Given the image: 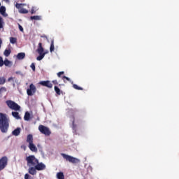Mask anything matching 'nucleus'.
Here are the masks:
<instances>
[{
	"instance_id": "nucleus-1",
	"label": "nucleus",
	"mask_w": 179,
	"mask_h": 179,
	"mask_svg": "<svg viewBox=\"0 0 179 179\" xmlns=\"http://www.w3.org/2000/svg\"><path fill=\"white\" fill-rule=\"evenodd\" d=\"M27 166L29 167L28 169L29 174L31 176H36L38 171L45 170V164L43 162H39L38 159L34 155H29L25 159Z\"/></svg>"
},
{
	"instance_id": "nucleus-2",
	"label": "nucleus",
	"mask_w": 179,
	"mask_h": 179,
	"mask_svg": "<svg viewBox=\"0 0 179 179\" xmlns=\"http://www.w3.org/2000/svg\"><path fill=\"white\" fill-rule=\"evenodd\" d=\"M9 118L6 114L0 113V130L2 134H6L9 129Z\"/></svg>"
},
{
	"instance_id": "nucleus-3",
	"label": "nucleus",
	"mask_w": 179,
	"mask_h": 179,
	"mask_svg": "<svg viewBox=\"0 0 179 179\" xmlns=\"http://www.w3.org/2000/svg\"><path fill=\"white\" fill-rule=\"evenodd\" d=\"M61 156L63 157V159H64V160H66V162H69V163H72L73 164H76L78 163H80V159L72 157L71 155L64 154V153H62Z\"/></svg>"
},
{
	"instance_id": "nucleus-4",
	"label": "nucleus",
	"mask_w": 179,
	"mask_h": 179,
	"mask_svg": "<svg viewBox=\"0 0 179 179\" xmlns=\"http://www.w3.org/2000/svg\"><path fill=\"white\" fill-rule=\"evenodd\" d=\"M37 52L38 54H39V56L37 57L36 59L37 61H41V59H43V58L45 57V54H47V52H44V48H43V43H38Z\"/></svg>"
},
{
	"instance_id": "nucleus-5",
	"label": "nucleus",
	"mask_w": 179,
	"mask_h": 179,
	"mask_svg": "<svg viewBox=\"0 0 179 179\" xmlns=\"http://www.w3.org/2000/svg\"><path fill=\"white\" fill-rule=\"evenodd\" d=\"M6 104H7L8 107L10 108V110H14L15 111H19L20 110V106L12 100L6 101Z\"/></svg>"
},
{
	"instance_id": "nucleus-6",
	"label": "nucleus",
	"mask_w": 179,
	"mask_h": 179,
	"mask_svg": "<svg viewBox=\"0 0 179 179\" xmlns=\"http://www.w3.org/2000/svg\"><path fill=\"white\" fill-rule=\"evenodd\" d=\"M38 131H41V134L45 135V136H50V135H51V131L50 130V128L44 125H42V124L39 125Z\"/></svg>"
},
{
	"instance_id": "nucleus-7",
	"label": "nucleus",
	"mask_w": 179,
	"mask_h": 179,
	"mask_svg": "<svg viewBox=\"0 0 179 179\" xmlns=\"http://www.w3.org/2000/svg\"><path fill=\"white\" fill-rule=\"evenodd\" d=\"M8 166V157L4 156L0 159V171Z\"/></svg>"
},
{
	"instance_id": "nucleus-8",
	"label": "nucleus",
	"mask_w": 179,
	"mask_h": 179,
	"mask_svg": "<svg viewBox=\"0 0 179 179\" xmlns=\"http://www.w3.org/2000/svg\"><path fill=\"white\" fill-rule=\"evenodd\" d=\"M37 92V88H36V85L32 84H30L29 88L27 90V94L29 96H34V94Z\"/></svg>"
},
{
	"instance_id": "nucleus-9",
	"label": "nucleus",
	"mask_w": 179,
	"mask_h": 179,
	"mask_svg": "<svg viewBox=\"0 0 179 179\" xmlns=\"http://www.w3.org/2000/svg\"><path fill=\"white\" fill-rule=\"evenodd\" d=\"M23 6H24V3H16L15 5V7L18 9L19 13H22L24 15L29 13V10L26 8H23Z\"/></svg>"
},
{
	"instance_id": "nucleus-10",
	"label": "nucleus",
	"mask_w": 179,
	"mask_h": 179,
	"mask_svg": "<svg viewBox=\"0 0 179 179\" xmlns=\"http://www.w3.org/2000/svg\"><path fill=\"white\" fill-rule=\"evenodd\" d=\"M39 85L41 86H45V87H48V89H52V83L50 80L41 81Z\"/></svg>"
},
{
	"instance_id": "nucleus-11",
	"label": "nucleus",
	"mask_w": 179,
	"mask_h": 179,
	"mask_svg": "<svg viewBox=\"0 0 179 179\" xmlns=\"http://www.w3.org/2000/svg\"><path fill=\"white\" fill-rule=\"evenodd\" d=\"M0 13L2 15V16H3L4 17H6V16H8L7 13H6V8H5V6H1L0 7Z\"/></svg>"
},
{
	"instance_id": "nucleus-12",
	"label": "nucleus",
	"mask_w": 179,
	"mask_h": 179,
	"mask_svg": "<svg viewBox=\"0 0 179 179\" xmlns=\"http://www.w3.org/2000/svg\"><path fill=\"white\" fill-rule=\"evenodd\" d=\"M17 59H19L20 61L22 59H24L26 57V53L24 52H20L17 55Z\"/></svg>"
},
{
	"instance_id": "nucleus-13",
	"label": "nucleus",
	"mask_w": 179,
	"mask_h": 179,
	"mask_svg": "<svg viewBox=\"0 0 179 179\" xmlns=\"http://www.w3.org/2000/svg\"><path fill=\"white\" fill-rule=\"evenodd\" d=\"M20 127H17L14 131H13L12 134L14 135V136H19L20 135Z\"/></svg>"
},
{
	"instance_id": "nucleus-14",
	"label": "nucleus",
	"mask_w": 179,
	"mask_h": 179,
	"mask_svg": "<svg viewBox=\"0 0 179 179\" xmlns=\"http://www.w3.org/2000/svg\"><path fill=\"white\" fill-rule=\"evenodd\" d=\"M12 115L15 118V120H22V117L19 115V112H12Z\"/></svg>"
},
{
	"instance_id": "nucleus-15",
	"label": "nucleus",
	"mask_w": 179,
	"mask_h": 179,
	"mask_svg": "<svg viewBox=\"0 0 179 179\" xmlns=\"http://www.w3.org/2000/svg\"><path fill=\"white\" fill-rule=\"evenodd\" d=\"M29 148L31 152H37V147L33 143H29Z\"/></svg>"
},
{
	"instance_id": "nucleus-16",
	"label": "nucleus",
	"mask_w": 179,
	"mask_h": 179,
	"mask_svg": "<svg viewBox=\"0 0 179 179\" xmlns=\"http://www.w3.org/2000/svg\"><path fill=\"white\" fill-rule=\"evenodd\" d=\"M27 142L28 143H33V135L29 134L27 137Z\"/></svg>"
},
{
	"instance_id": "nucleus-17",
	"label": "nucleus",
	"mask_w": 179,
	"mask_h": 179,
	"mask_svg": "<svg viewBox=\"0 0 179 179\" xmlns=\"http://www.w3.org/2000/svg\"><path fill=\"white\" fill-rule=\"evenodd\" d=\"M31 20H41V16L34 15L30 17Z\"/></svg>"
},
{
	"instance_id": "nucleus-18",
	"label": "nucleus",
	"mask_w": 179,
	"mask_h": 179,
	"mask_svg": "<svg viewBox=\"0 0 179 179\" xmlns=\"http://www.w3.org/2000/svg\"><path fill=\"white\" fill-rule=\"evenodd\" d=\"M10 52H12L10 49H6L3 52V55H5V57H9L10 55Z\"/></svg>"
},
{
	"instance_id": "nucleus-19",
	"label": "nucleus",
	"mask_w": 179,
	"mask_h": 179,
	"mask_svg": "<svg viewBox=\"0 0 179 179\" xmlns=\"http://www.w3.org/2000/svg\"><path fill=\"white\" fill-rule=\"evenodd\" d=\"M24 121L30 120V113L29 112H26L24 116Z\"/></svg>"
},
{
	"instance_id": "nucleus-20",
	"label": "nucleus",
	"mask_w": 179,
	"mask_h": 179,
	"mask_svg": "<svg viewBox=\"0 0 179 179\" xmlns=\"http://www.w3.org/2000/svg\"><path fill=\"white\" fill-rule=\"evenodd\" d=\"M55 92L57 96H61L62 91L57 86H55Z\"/></svg>"
},
{
	"instance_id": "nucleus-21",
	"label": "nucleus",
	"mask_w": 179,
	"mask_h": 179,
	"mask_svg": "<svg viewBox=\"0 0 179 179\" xmlns=\"http://www.w3.org/2000/svg\"><path fill=\"white\" fill-rule=\"evenodd\" d=\"M57 177L58 179H65V176H64V173L62 172L57 173Z\"/></svg>"
},
{
	"instance_id": "nucleus-22",
	"label": "nucleus",
	"mask_w": 179,
	"mask_h": 179,
	"mask_svg": "<svg viewBox=\"0 0 179 179\" xmlns=\"http://www.w3.org/2000/svg\"><path fill=\"white\" fill-rule=\"evenodd\" d=\"M54 50H55V47L54 46V39H52L51 41L50 48V52H54Z\"/></svg>"
},
{
	"instance_id": "nucleus-23",
	"label": "nucleus",
	"mask_w": 179,
	"mask_h": 179,
	"mask_svg": "<svg viewBox=\"0 0 179 179\" xmlns=\"http://www.w3.org/2000/svg\"><path fill=\"white\" fill-rule=\"evenodd\" d=\"M10 43H11V44H16V43H17V38H16L15 37H10Z\"/></svg>"
},
{
	"instance_id": "nucleus-24",
	"label": "nucleus",
	"mask_w": 179,
	"mask_h": 179,
	"mask_svg": "<svg viewBox=\"0 0 179 179\" xmlns=\"http://www.w3.org/2000/svg\"><path fill=\"white\" fill-rule=\"evenodd\" d=\"M4 24L5 22L3 21V18L0 16V29H3Z\"/></svg>"
},
{
	"instance_id": "nucleus-25",
	"label": "nucleus",
	"mask_w": 179,
	"mask_h": 179,
	"mask_svg": "<svg viewBox=\"0 0 179 179\" xmlns=\"http://www.w3.org/2000/svg\"><path fill=\"white\" fill-rule=\"evenodd\" d=\"M6 79L4 77H0V85H5Z\"/></svg>"
},
{
	"instance_id": "nucleus-26",
	"label": "nucleus",
	"mask_w": 179,
	"mask_h": 179,
	"mask_svg": "<svg viewBox=\"0 0 179 179\" xmlns=\"http://www.w3.org/2000/svg\"><path fill=\"white\" fill-rule=\"evenodd\" d=\"M73 89H76V90H83V89L82 87L78 86V85H76V84H73Z\"/></svg>"
},
{
	"instance_id": "nucleus-27",
	"label": "nucleus",
	"mask_w": 179,
	"mask_h": 179,
	"mask_svg": "<svg viewBox=\"0 0 179 179\" xmlns=\"http://www.w3.org/2000/svg\"><path fill=\"white\" fill-rule=\"evenodd\" d=\"M3 64H5L6 66H9V65H10V61H9L8 59H6L3 62Z\"/></svg>"
},
{
	"instance_id": "nucleus-28",
	"label": "nucleus",
	"mask_w": 179,
	"mask_h": 179,
	"mask_svg": "<svg viewBox=\"0 0 179 179\" xmlns=\"http://www.w3.org/2000/svg\"><path fill=\"white\" fill-rule=\"evenodd\" d=\"M62 80H64V83H66V80H67L68 82H71V78H68V77H66V76H64L62 77Z\"/></svg>"
},
{
	"instance_id": "nucleus-29",
	"label": "nucleus",
	"mask_w": 179,
	"mask_h": 179,
	"mask_svg": "<svg viewBox=\"0 0 179 179\" xmlns=\"http://www.w3.org/2000/svg\"><path fill=\"white\" fill-rule=\"evenodd\" d=\"M76 124H75V119H73V131H74V132H76Z\"/></svg>"
},
{
	"instance_id": "nucleus-30",
	"label": "nucleus",
	"mask_w": 179,
	"mask_h": 179,
	"mask_svg": "<svg viewBox=\"0 0 179 179\" xmlns=\"http://www.w3.org/2000/svg\"><path fill=\"white\" fill-rule=\"evenodd\" d=\"M30 67L31 68L32 71H34V72L36 71V64H34V63H31Z\"/></svg>"
},
{
	"instance_id": "nucleus-31",
	"label": "nucleus",
	"mask_w": 179,
	"mask_h": 179,
	"mask_svg": "<svg viewBox=\"0 0 179 179\" xmlns=\"http://www.w3.org/2000/svg\"><path fill=\"white\" fill-rule=\"evenodd\" d=\"M0 66H3V59L0 56Z\"/></svg>"
},
{
	"instance_id": "nucleus-32",
	"label": "nucleus",
	"mask_w": 179,
	"mask_h": 179,
	"mask_svg": "<svg viewBox=\"0 0 179 179\" xmlns=\"http://www.w3.org/2000/svg\"><path fill=\"white\" fill-rule=\"evenodd\" d=\"M31 178V176L30 175H29L28 173H26L24 175V179H30Z\"/></svg>"
},
{
	"instance_id": "nucleus-33",
	"label": "nucleus",
	"mask_w": 179,
	"mask_h": 179,
	"mask_svg": "<svg viewBox=\"0 0 179 179\" xmlns=\"http://www.w3.org/2000/svg\"><path fill=\"white\" fill-rule=\"evenodd\" d=\"M64 73H65V72H64V71H60V72L57 73L58 78H61V76L64 75Z\"/></svg>"
},
{
	"instance_id": "nucleus-34",
	"label": "nucleus",
	"mask_w": 179,
	"mask_h": 179,
	"mask_svg": "<svg viewBox=\"0 0 179 179\" xmlns=\"http://www.w3.org/2000/svg\"><path fill=\"white\" fill-rule=\"evenodd\" d=\"M31 15H34V13H36V10H35L34 7H32V8L31 10Z\"/></svg>"
},
{
	"instance_id": "nucleus-35",
	"label": "nucleus",
	"mask_w": 179,
	"mask_h": 179,
	"mask_svg": "<svg viewBox=\"0 0 179 179\" xmlns=\"http://www.w3.org/2000/svg\"><path fill=\"white\" fill-rule=\"evenodd\" d=\"M18 27H19L20 31H24L23 27H22L20 24H18Z\"/></svg>"
},
{
	"instance_id": "nucleus-36",
	"label": "nucleus",
	"mask_w": 179,
	"mask_h": 179,
	"mask_svg": "<svg viewBox=\"0 0 179 179\" xmlns=\"http://www.w3.org/2000/svg\"><path fill=\"white\" fill-rule=\"evenodd\" d=\"M0 92H6V88L4 87H2L1 88H0Z\"/></svg>"
},
{
	"instance_id": "nucleus-37",
	"label": "nucleus",
	"mask_w": 179,
	"mask_h": 179,
	"mask_svg": "<svg viewBox=\"0 0 179 179\" xmlns=\"http://www.w3.org/2000/svg\"><path fill=\"white\" fill-rule=\"evenodd\" d=\"M53 85H58V81L57 80H54L52 81Z\"/></svg>"
},
{
	"instance_id": "nucleus-38",
	"label": "nucleus",
	"mask_w": 179,
	"mask_h": 179,
	"mask_svg": "<svg viewBox=\"0 0 179 179\" xmlns=\"http://www.w3.org/2000/svg\"><path fill=\"white\" fill-rule=\"evenodd\" d=\"M11 80H13V77H10L8 78V82H10Z\"/></svg>"
},
{
	"instance_id": "nucleus-39",
	"label": "nucleus",
	"mask_w": 179,
	"mask_h": 179,
	"mask_svg": "<svg viewBox=\"0 0 179 179\" xmlns=\"http://www.w3.org/2000/svg\"><path fill=\"white\" fill-rule=\"evenodd\" d=\"M41 37H42L43 38H46V40H48V38H47V36H45V35H42Z\"/></svg>"
},
{
	"instance_id": "nucleus-40",
	"label": "nucleus",
	"mask_w": 179,
	"mask_h": 179,
	"mask_svg": "<svg viewBox=\"0 0 179 179\" xmlns=\"http://www.w3.org/2000/svg\"><path fill=\"white\" fill-rule=\"evenodd\" d=\"M1 47H2V39L0 38V50Z\"/></svg>"
},
{
	"instance_id": "nucleus-41",
	"label": "nucleus",
	"mask_w": 179,
	"mask_h": 179,
	"mask_svg": "<svg viewBox=\"0 0 179 179\" xmlns=\"http://www.w3.org/2000/svg\"><path fill=\"white\" fill-rule=\"evenodd\" d=\"M24 150H26V146H24Z\"/></svg>"
},
{
	"instance_id": "nucleus-42",
	"label": "nucleus",
	"mask_w": 179,
	"mask_h": 179,
	"mask_svg": "<svg viewBox=\"0 0 179 179\" xmlns=\"http://www.w3.org/2000/svg\"><path fill=\"white\" fill-rule=\"evenodd\" d=\"M0 6H1V3H0Z\"/></svg>"
}]
</instances>
